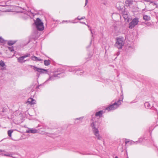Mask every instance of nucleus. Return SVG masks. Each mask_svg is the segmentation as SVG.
<instances>
[{"instance_id": "43", "label": "nucleus", "mask_w": 158, "mask_h": 158, "mask_svg": "<svg viewBox=\"0 0 158 158\" xmlns=\"http://www.w3.org/2000/svg\"><path fill=\"white\" fill-rule=\"evenodd\" d=\"M59 75V74H58L57 75Z\"/></svg>"}, {"instance_id": "42", "label": "nucleus", "mask_w": 158, "mask_h": 158, "mask_svg": "<svg viewBox=\"0 0 158 158\" xmlns=\"http://www.w3.org/2000/svg\"><path fill=\"white\" fill-rule=\"evenodd\" d=\"M88 26V27H89V26Z\"/></svg>"}, {"instance_id": "1", "label": "nucleus", "mask_w": 158, "mask_h": 158, "mask_svg": "<svg viewBox=\"0 0 158 158\" xmlns=\"http://www.w3.org/2000/svg\"><path fill=\"white\" fill-rule=\"evenodd\" d=\"M91 126L92 128L93 133L96 136L98 140L102 139V137L99 134V131L97 128L96 127V125L95 124V122H93L91 124Z\"/></svg>"}, {"instance_id": "7", "label": "nucleus", "mask_w": 158, "mask_h": 158, "mask_svg": "<svg viewBox=\"0 0 158 158\" xmlns=\"http://www.w3.org/2000/svg\"><path fill=\"white\" fill-rule=\"evenodd\" d=\"M2 6L4 7V8L2 9V10H1L3 12L14 11V10L12 9V7H14L12 6H10V8H7V7L8 6Z\"/></svg>"}, {"instance_id": "2", "label": "nucleus", "mask_w": 158, "mask_h": 158, "mask_svg": "<svg viewBox=\"0 0 158 158\" xmlns=\"http://www.w3.org/2000/svg\"><path fill=\"white\" fill-rule=\"evenodd\" d=\"M33 24L35 26L38 31H42L44 29V23L41 20H36Z\"/></svg>"}, {"instance_id": "16", "label": "nucleus", "mask_w": 158, "mask_h": 158, "mask_svg": "<svg viewBox=\"0 0 158 158\" xmlns=\"http://www.w3.org/2000/svg\"><path fill=\"white\" fill-rule=\"evenodd\" d=\"M16 42V41L9 40L8 41L7 44L9 46H11L15 44Z\"/></svg>"}, {"instance_id": "20", "label": "nucleus", "mask_w": 158, "mask_h": 158, "mask_svg": "<svg viewBox=\"0 0 158 158\" xmlns=\"http://www.w3.org/2000/svg\"><path fill=\"white\" fill-rule=\"evenodd\" d=\"M144 106L146 108H149L151 107L150 103L148 102H146L144 103Z\"/></svg>"}, {"instance_id": "40", "label": "nucleus", "mask_w": 158, "mask_h": 158, "mask_svg": "<svg viewBox=\"0 0 158 158\" xmlns=\"http://www.w3.org/2000/svg\"><path fill=\"white\" fill-rule=\"evenodd\" d=\"M4 109H3L2 111V112H4Z\"/></svg>"}, {"instance_id": "37", "label": "nucleus", "mask_w": 158, "mask_h": 158, "mask_svg": "<svg viewBox=\"0 0 158 158\" xmlns=\"http://www.w3.org/2000/svg\"><path fill=\"white\" fill-rule=\"evenodd\" d=\"M89 30H90V31L91 32V34H93L92 31L91 30V28H89Z\"/></svg>"}, {"instance_id": "34", "label": "nucleus", "mask_w": 158, "mask_h": 158, "mask_svg": "<svg viewBox=\"0 0 158 158\" xmlns=\"http://www.w3.org/2000/svg\"><path fill=\"white\" fill-rule=\"evenodd\" d=\"M26 132L27 133H31V132L30 131V129L28 130H27L26 131Z\"/></svg>"}, {"instance_id": "38", "label": "nucleus", "mask_w": 158, "mask_h": 158, "mask_svg": "<svg viewBox=\"0 0 158 158\" xmlns=\"http://www.w3.org/2000/svg\"><path fill=\"white\" fill-rule=\"evenodd\" d=\"M36 20H41V19L39 18H37Z\"/></svg>"}, {"instance_id": "22", "label": "nucleus", "mask_w": 158, "mask_h": 158, "mask_svg": "<svg viewBox=\"0 0 158 158\" xmlns=\"http://www.w3.org/2000/svg\"><path fill=\"white\" fill-rule=\"evenodd\" d=\"M30 131L31 133H35L37 132V130L35 129H30Z\"/></svg>"}, {"instance_id": "31", "label": "nucleus", "mask_w": 158, "mask_h": 158, "mask_svg": "<svg viewBox=\"0 0 158 158\" xmlns=\"http://www.w3.org/2000/svg\"><path fill=\"white\" fill-rule=\"evenodd\" d=\"M83 117H81L79 118H76L75 119V120H81L83 119Z\"/></svg>"}, {"instance_id": "9", "label": "nucleus", "mask_w": 158, "mask_h": 158, "mask_svg": "<svg viewBox=\"0 0 158 158\" xmlns=\"http://www.w3.org/2000/svg\"><path fill=\"white\" fill-rule=\"evenodd\" d=\"M139 20H132L129 24V28L130 29H132L138 23Z\"/></svg>"}, {"instance_id": "21", "label": "nucleus", "mask_w": 158, "mask_h": 158, "mask_svg": "<svg viewBox=\"0 0 158 158\" xmlns=\"http://www.w3.org/2000/svg\"><path fill=\"white\" fill-rule=\"evenodd\" d=\"M0 155H2L6 156H9L12 157L11 155L10 154H9L7 152H6V153H2V154H0Z\"/></svg>"}, {"instance_id": "14", "label": "nucleus", "mask_w": 158, "mask_h": 158, "mask_svg": "<svg viewBox=\"0 0 158 158\" xmlns=\"http://www.w3.org/2000/svg\"><path fill=\"white\" fill-rule=\"evenodd\" d=\"M103 111L102 110H100L96 113L95 116H96L101 117L103 114Z\"/></svg>"}, {"instance_id": "5", "label": "nucleus", "mask_w": 158, "mask_h": 158, "mask_svg": "<svg viewBox=\"0 0 158 158\" xmlns=\"http://www.w3.org/2000/svg\"><path fill=\"white\" fill-rule=\"evenodd\" d=\"M123 44L124 43L123 41L121 38H118L116 39L115 45L118 49H121Z\"/></svg>"}, {"instance_id": "41", "label": "nucleus", "mask_w": 158, "mask_h": 158, "mask_svg": "<svg viewBox=\"0 0 158 158\" xmlns=\"http://www.w3.org/2000/svg\"><path fill=\"white\" fill-rule=\"evenodd\" d=\"M115 158H118V157L117 156H115Z\"/></svg>"}, {"instance_id": "17", "label": "nucleus", "mask_w": 158, "mask_h": 158, "mask_svg": "<svg viewBox=\"0 0 158 158\" xmlns=\"http://www.w3.org/2000/svg\"><path fill=\"white\" fill-rule=\"evenodd\" d=\"M147 2H150L151 3H152V4H149V6L150 7H151L152 6H154L156 5V8H158V6L157 5V4L156 3H153V2H152V1H150L149 0H147Z\"/></svg>"}, {"instance_id": "32", "label": "nucleus", "mask_w": 158, "mask_h": 158, "mask_svg": "<svg viewBox=\"0 0 158 158\" xmlns=\"http://www.w3.org/2000/svg\"><path fill=\"white\" fill-rule=\"evenodd\" d=\"M5 152V151L4 150L0 149V153L3 152Z\"/></svg>"}, {"instance_id": "29", "label": "nucleus", "mask_w": 158, "mask_h": 158, "mask_svg": "<svg viewBox=\"0 0 158 158\" xmlns=\"http://www.w3.org/2000/svg\"><path fill=\"white\" fill-rule=\"evenodd\" d=\"M85 17L84 16V17H83L81 18H79V16H78L77 17V20H81L82 19H85Z\"/></svg>"}, {"instance_id": "35", "label": "nucleus", "mask_w": 158, "mask_h": 158, "mask_svg": "<svg viewBox=\"0 0 158 158\" xmlns=\"http://www.w3.org/2000/svg\"><path fill=\"white\" fill-rule=\"evenodd\" d=\"M68 21L67 20H63L62 22V23H64L65 22H67Z\"/></svg>"}, {"instance_id": "25", "label": "nucleus", "mask_w": 158, "mask_h": 158, "mask_svg": "<svg viewBox=\"0 0 158 158\" xmlns=\"http://www.w3.org/2000/svg\"><path fill=\"white\" fill-rule=\"evenodd\" d=\"M148 20H145V23H143V24L144 25V24H145L147 26H149L151 24V23L148 22Z\"/></svg>"}, {"instance_id": "19", "label": "nucleus", "mask_w": 158, "mask_h": 158, "mask_svg": "<svg viewBox=\"0 0 158 158\" xmlns=\"http://www.w3.org/2000/svg\"><path fill=\"white\" fill-rule=\"evenodd\" d=\"M44 64L46 66H48L50 64V61L49 60H44Z\"/></svg>"}, {"instance_id": "4", "label": "nucleus", "mask_w": 158, "mask_h": 158, "mask_svg": "<svg viewBox=\"0 0 158 158\" xmlns=\"http://www.w3.org/2000/svg\"><path fill=\"white\" fill-rule=\"evenodd\" d=\"M15 7L16 8V10H19L20 9L21 10H20L18 11H16L17 12H21V13H23L24 12L26 14H27V15H31L34 16L35 15H36L37 14L36 13H34L32 12L30 10H28V11L25 10L24 11H23L22 10H25L24 8H22L21 7L18 6H15Z\"/></svg>"}, {"instance_id": "30", "label": "nucleus", "mask_w": 158, "mask_h": 158, "mask_svg": "<svg viewBox=\"0 0 158 158\" xmlns=\"http://www.w3.org/2000/svg\"><path fill=\"white\" fill-rule=\"evenodd\" d=\"M129 142V140L128 139H126L125 140V142L126 144H127Z\"/></svg>"}, {"instance_id": "27", "label": "nucleus", "mask_w": 158, "mask_h": 158, "mask_svg": "<svg viewBox=\"0 0 158 158\" xmlns=\"http://www.w3.org/2000/svg\"><path fill=\"white\" fill-rule=\"evenodd\" d=\"M5 41L1 37H0V43H4Z\"/></svg>"}, {"instance_id": "11", "label": "nucleus", "mask_w": 158, "mask_h": 158, "mask_svg": "<svg viewBox=\"0 0 158 158\" xmlns=\"http://www.w3.org/2000/svg\"><path fill=\"white\" fill-rule=\"evenodd\" d=\"M123 16L124 20H129L130 19L128 13L126 11L123 12Z\"/></svg>"}, {"instance_id": "18", "label": "nucleus", "mask_w": 158, "mask_h": 158, "mask_svg": "<svg viewBox=\"0 0 158 158\" xmlns=\"http://www.w3.org/2000/svg\"><path fill=\"white\" fill-rule=\"evenodd\" d=\"M132 2L130 0H127L125 2V4L128 6H130L132 4Z\"/></svg>"}, {"instance_id": "13", "label": "nucleus", "mask_w": 158, "mask_h": 158, "mask_svg": "<svg viewBox=\"0 0 158 158\" xmlns=\"http://www.w3.org/2000/svg\"><path fill=\"white\" fill-rule=\"evenodd\" d=\"M32 59L34 61H40L42 60L40 58H38L37 57L33 56H31Z\"/></svg>"}, {"instance_id": "28", "label": "nucleus", "mask_w": 158, "mask_h": 158, "mask_svg": "<svg viewBox=\"0 0 158 158\" xmlns=\"http://www.w3.org/2000/svg\"><path fill=\"white\" fill-rule=\"evenodd\" d=\"M8 48L9 50L10 51V52H13L14 51V48L13 47H9Z\"/></svg>"}, {"instance_id": "33", "label": "nucleus", "mask_w": 158, "mask_h": 158, "mask_svg": "<svg viewBox=\"0 0 158 158\" xmlns=\"http://www.w3.org/2000/svg\"><path fill=\"white\" fill-rule=\"evenodd\" d=\"M85 6H86L88 3V0H85Z\"/></svg>"}, {"instance_id": "8", "label": "nucleus", "mask_w": 158, "mask_h": 158, "mask_svg": "<svg viewBox=\"0 0 158 158\" xmlns=\"http://www.w3.org/2000/svg\"><path fill=\"white\" fill-rule=\"evenodd\" d=\"M116 6L119 10L123 12L125 10V8L123 4L121 2H118L116 4Z\"/></svg>"}, {"instance_id": "23", "label": "nucleus", "mask_w": 158, "mask_h": 158, "mask_svg": "<svg viewBox=\"0 0 158 158\" xmlns=\"http://www.w3.org/2000/svg\"><path fill=\"white\" fill-rule=\"evenodd\" d=\"M143 20H149L150 17L147 15H144L143 16Z\"/></svg>"}, {"instance_id": "24", "label": "nucleus", "mask_w": 158, "mask_h": 158, "mask_svg": "<svg viewBox=\"0 0 158 158\" xmlns=\"http://www.w3.org/2000/svg\"><path fill=\"white\" fill-rule=\"evenodd\" d=\"M0 65L2 67H3L5 65V63L2 60L0 61Z\"/></svg>"}, {"instance_id": "3", "label": "nucleus", "mask_w": 158, "mask_h": 158, "mask_svg": "<svg viewBox=\"0 0 158 158\" xmlns=\"http://www.w3.org/2000/svg\"><path fill=\"white\" fill-rule=\"evenodd\" d=\"M121 100H119L117 102H115L114 103L110 105L106 108V110H114L117 108L121 104Z\"/></svg>"}, {"instance_id": "26", "label": "nucleus", "mask_w": 158, "mask_h": 158, "mask_svg": "<svg viewBox=\"0 0 158 158\" xmlns=\"http://www.w3.org/2000/svg\"><path fill=\"white\" fill-rule=\"evenodd\" d=\"M13 131L11 130H9L8 131V135L9 136L11 137V133H12Z\"/></svg>"}, {"instance_id": "12", "label": "nucleus", "mask_w": 158, "mask_h": 158, "mask_svg": "<svg viewBox=\"0 0 158 158\" xmlns=\"http://www.w3.org/2000/svg\"><path fill=\"white\" fill-rule=\"evenodd\" d=\"M27 102L29 104H34L35 103V101L32 98H30L28 99Z\"/></svg>"}, {"instance_id": "10", "label": "nucleus", "mask_w": 158, "mask_h": 158, "mask_svg": "<svg viewBox=\"0 0 158 158\" xmlns=\"http://www.w3.org/2000/svg\"><path fill=\"white\" fill-rule=\"evenodd\" d=\"M30 56V54H28L24 56H22L19 58H18V62L19 63H23L26 60H24L23 59L24 58L27 57H29Z\"/></svg>"}, {"instance_id": "39", "label": "nucleus", "mask_w": 158, "mask_h": 158, "mask_svg": "<svg viewBox=\"0 0 158 158\" xmlns=\"http://www.w3.org/2000/svg\"><path fill=\"white\" fill-rule=\"evenodd\" d=\"M133 20H138V19H137V18H135V19H133Z\"/></svg>"}, {"instance_id": "6", "label": "nucleus", "mask_w": 158, "mask_h": 158, "mask_svg": "<svg viewBox=\"0 0 158 158\" xmlns=\"http://www.w3.org/2000/svg\"><path fill=\"white\" fill-rule=\"evenodd\" d=\"M31 67H33V69L35 71L39 73L40 74H41L43 73H47V70L44 69H42L41 68H39L36 67V66L31 65Z\"/></svg>"}, {"instance_id": "15", "label": "nucleus", "mask_w": 158, "mask_h": 158, "mask_svg": "<svg viewBox=\"0 0 158 158\" xmlns=\"http://www.w3.org/2000/svg\"><path fill=\"white\" fill-rule=\"evenodd\" d=\"M112 16L113 17H117L116 19H121V17L120 14H118L114 13L112 14Z\"/></svg>"}, {"instance_id": "36", "label": "nucleus", "mask_w": 158, "mask_h": 158, "mask_svg": "<svg viewBox=\"0 0 158 158\" xmlns=\"http://www.w3.org/2000/svg\"><path fill=\"white\" fill-rule=\"evenodd\" d=\"M155 8V7H153L151 8H149V10H153Z\"/></svg>"}]
</instances>
